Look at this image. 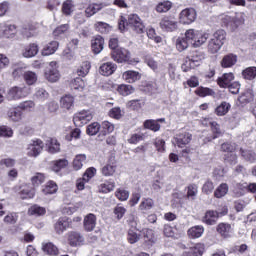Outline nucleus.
I'll use <instances>...</instances> for the list:
<instances>
[{"label":"nucleus","instance_id":"nucleus-1","mask_svg":"<svg viewBox=\"0 0 256 256\" xmlns=\"http://www.w3.org/2000/svg\"><path fill=\"white\" fill-rule=\"evenodd\" d=\"M118 29L120 31H126V29H132L135 33H143L145 31V24L141 21V18L137 14H130L128 19L121 16L118 21Z\"/></svg>","mask_w":256,"mask_h":256},{"label":"nucleus","instance_id":"nucleus-54","mask_svg":"<svg viewBox=\"0 0 256 256\" xmlns=\"http://www.w3.org/2000/svg\"><path fill=\"white\" fill-rule=\"evenodd\" d=\"M128 243L131 245L137 243L139 239H141V234L137 233V231L130 229L127 234Z\"/></svg>","mask_w":256,"mask_h":256},{"label":"nucleus","instance_id":"nucleus-64","mask_svg":"<svg viewBox=\"0 0 256 256\" xmlns=\"http://www.w3.org/2000/svg\"><path fill=\"white\" fill-rule=\"evenodd\" d=\"M29 215H45L47 211L44 207H41L39 205H34L28 210Z\"/></svg>","mask_w":256,"mask_h":256},{"label":"nucleus","instance_id":"nucleus-12","mask_svg":"<svg viewBox=\"0 0 256 256\" xmlns=\"http://www.w3.org/2000/svg\"><path fill=\"white\" fill-rule=\"evenodd\" d=\"M68 243L71 247H79L85 243V237L79 232L71 231L67 233Z\"/></svg>","mask_w":256,"mask_h":256},{"label":"nucleus","instance_id":"nucleus-27","mask_svg":"<svg viewBox=\"0 0 256 256\" xmlns=\"http://www.w3.org/2000/svg\"><path fill=\"white\" fill-rule=\"evenodd\" d=\"M143 235L145 245L148 247H153L157 241V238L155 237V231L152 229H145L143 230Z\"/></svg>","mask_w":256,"mask_h":256},{"label":"nucleus","instance_id":"nucleus-17","mask_svg":"<svg viewBox=\"0 0 256 256\" xmlns=\"http://www.w3.org/2000/svg\"><path fill=\"white\" fill-rule=\"evenodd\" d=\"M115 71H117V64L113 62L103 63L99 68L100 75H103L104 77H109V75H113Z\"/></svg>","mask_w":256,"mask_h":256},{"label":"nucleus","instance_id":"nucleus-23","mask_svg":"<svg viewBox=\"0 0 256 256\" xmlns=\"http://www.w3.org/2000/svg\"><path fill=\"white\" fill-rule=\"evenodd\" d=\"M42 251L45 255L57 256L59 255V248L53 242L42 243Z\"/></svg>","mask_w":256,"mask_h":256},{"label":"nucleus","instance_id":"nucleus-51","mask_svg":"<svg viewBox=\"0 0 256 256\" xmlns=\"http://www.w3.org/2000/svg\"><path fill=\"white\" fill-rule=\"evenodd\" d=\"M94 28L99 32V33H109L111 32V25L105 22H96L94 24Z\"/></svg>","mask_w":256,"mask_h":256},{"label":"nucleus","instance_id":"nucleus-10","mask_svg":"<svg viewBox=\"0 0 256 256\" xmlns=\"http://www.w3.org/2000/svg\"><path fill=\"white\" fill-rule=\"evenodd\" d=\"M223 21L227 26L230 25L234 27H239V25H243L245 23V13L243 12L236 13L234 18H232L231 16H225L223 18Z\"/></svg>","mask_w":256,"mask_h":256},{"label":"nucleus","instance_id":"nucleus-47","mask_svg":"<svg viewBox=\"0 0 256 256\" xmlns=\"http://www.w3.org/2000/svg\"><path fill=\"white\" fill-rule=\"evenodd\" d=\"M195 93L198 95V97H214L215 95V91H213V89L205 87L197 88Z\"/></svg>","mask_w":256,"mask_h":256},{"label":"nucleus","instance_id":"nucleus-21","mask_svg":"<svg viewBox=\"0 0 256 256\" xmlns=\"http://www.w3.org/2000/svg\"><path fill=\"white\" fill-rule=\"evenodd\" d=\"M46 147L48 153L55 155V153L61 152V143L56 138H50L46 141Z\"/></svg>","mask_w":256,"mask_h":256},{"label":"nucleus","instance_id":"nucleus-56","mask_svg":"<svg viewBox=\"0 0 256 256\" xmlns=\"http://www.w3.org/2000/svg\"><path fill=\"white\" fill-rule=\"evenodd\" d=\"M85 88V82L81 78H76L71 82L72 91H83Z\"/></svg>","mask_w":256,"mask_h":256},{"label":"nucleus","instance_id":"nucleus-33","mask_svg":"<svg viewBox=\"0 0 256 256\" xmlns=\"http://www.w3.org/2000/svg\"><path fill=\"white\" fill-rule=\"evenodd\" d=\"M116 91L119 95H122V97H127L135 92V88L129 84H120L117 86Z\"/></svg>","mask_w":256,"mask_h":256},{"label":"nucleus","instance_id":"nucleus-14","mask_svg":"<svg viewBox=\"0 0 256 256\" xmlns=\"http://www.w3.org/2000/svg\"><path fill=\"white\" fill-rule=\"evenodd\" d=\"M70 227H71V219L67 217L59 218L54 225V229L57 235H63V233H65L67 229H70Z\"/></svg>","mask_w":256,"mask_h":256},{"label":"nucleus","instance_id":"nucleus-63","mask_svg":"<svg viewBox=\"0 0 256 256\" xmlns=\"http://www.w3.org/2000/svg\"><path fill=\"white\" fill-rule=\"evenodd\" d=\"M187 198L190 199L191 201H195V198L197 197V185L195 184H190L187 188Z\"/></svg>","mask_w":256,"mask_h":256},{"label":"nucleus","instance_id":"nucleus-31","mask_svg":"<svg viewBox=\"0 0 256 256\" xmlns=\"http://www.w3.org/2000/svg\"><path fill=\"white\" fill-rule=\"evenodd\" d=\"M187 233L191 239H199V237H202L203 233H205V228L201 225H197L189 228Z\"/></svg>","mask_w":256,"mask_h":256},{"label":"nucleus","instance_id":"nucleus-6","mask_svg":"<svg viewBox=\"0 0 256 256\" xmlns=\"http://www.w3.org/2000/svg\"><path fill=\"white\" fill-rule=\"evenodd\" d=\"M111 57L116 63H129L131 52L125 48H118L111 52Z\"/></svg>","mask_w":256,"mask_h":256},{"label":"nucleus","instance_id":"nucleus-26","mask_svg":"<svg viewBox=\"0 0 256 256\" xmlns=\"http://www.w3.org/2000/svg\"><path fill=\"white\" fill-rule=\"evenodd\" d=\"M122 78L126 83H135L141 79V74L137 71L128 70L122 74Z\"/></svg>","mask_w":256,"mask_h":256},{"label":"nucleus","instance_id":"nucleus-36","mask_svg":"<svg viewBox=\"0 0 256 256\" xmlns=\"http://www.w3.org/2000/svg\"><path fill=\"white\" fill-rule=\"evenodd\" d=\"M229 193V185L227 183H221L214 191V197L216 199H222Z\"/></svg>","mask_w":256,"mask_h":256},{"label":"nucleus","instance_id":"nucleus-20","mask_svg":"<svg viewBox=\"0 0 256 256\" xmlns=\"http://www.w3.org/2000/svg\"><path fill=\"white\" fill-rule=\"evenodd\" d=\"M203 253H205V244L198 243L185 251L182 256H202Z\"/></svg>","mask_w":256,"mask_h":256},{"label":"nucleus","instance_id":"nucleus-37","mask_svg":"<svg viewBox=\"0 0 256 256\" xmlns=\"http://www.w3.org/2000/svg\"><path fill=\"white\" fill-rule=\"evenodd\" d=\"M101 9H103V4H97V3L90 4L85 9V15L88 18L93 17V15H95L96 13H99Z\"/></svg>","mask_w":256,"mask_h":256},{"label":"nucleus","instance_id":"nucleus-60","mask_svg":"<svg viewBox=\"0 0 256 256\" xmlns=\"http://www.w3.org/2000/svg\"><path fill=\"white\" fill-rule=\"evenodd\" d=\"M24 80L27 85H34V83H37V74H35V72L27 71L24 73Z\"/></svg>","mask_w":256,"mask_h":256},{"label":"nucleus","instance_id":"nucleus-40","mask_svg":"<svg viewBox=\"0 0 256 256\" xmlns=\"http://www.w3.org/2000/svg\"><path fill=\"white\" fill-rule=\"evenodd\" d=\"M231 109V104L228 102H222L218 107L215 109L216 115L218 117H224V115L229 113V110Z\"/></svg>","mask_w":256,"mask_h":256},{"label":"nucleus","instance_id":"nucleus-62","mask_svg":"<svg viewBox=\"0 0 256 256\" xmlns=\"http://www.w3.org/2000/svg\"><path fill=\"white\" fill-rule=\"evenodd\" d=\"M99 129H101V125L98 122H94L88 125L86 133L91 136L97 135L99 133Z\"/></svg>","mask_w":256,"mask_h":256},{"label":"nucleus","instance_id":"nucleus-19","mask_svg":"<svg viewBox=\"0 0 256 256\" xmlns=\"http://www.w3.org/2000/svg\"><path fill=\"white\" fill-rule=\"evenodd\" d=\"M217 233L221 235L224 239H227L233 235V228L231 227V224L229 223H220L218 224L217 228Z\"/></svg>","mask_w":256,"mask_h":256},{"label":"nucleus","instance_id":"nucleus-5","mask_svg":"<svg viewBox=\"0 0 256 256\" xmlns=\"http://www.w3.org/2000/svg\"><path fill=\"white\" fill-rule=\"evenodd\" d=\"M43 147H45V143L41 139L31 140L27 146L28 157H39L43 151Z\"/></svg>","mask_w":256,"mask_h":256},{"label":"nucleus","instance_id":"nucleus-45","mask_svg":"<svg viewBox=\"0 0 256 256\" xmlns=\"http://www.w3.org/2000/svg\"><path fill=\"white\" fill-rule=\"evenodd\" d=\"M152 207H155V201L151 198L142 199L139 205L140 211H151Z\"/></svg>","mask_w":256,"mask_h":256},{"label":"nucleus","instance_id":"nucleus-34","mask_svg":"<svg viewBox=\"0 0 256 256\" xmlns=\"http://www.w3.org/2000/svg\"><path fill=\"white\" fill-rule=\"evenodd\" d=\"M39 53V46L35 43H32L25 47L23 52V57H26L27 59L31 57H35Z\"/></svg>","mask_w":256,"mask_h":256},{"label":"nucleus","instance_id":"nucleus-30","mask_svg":"<svg viewBox=\"0 0 256 256\" xmlns=\"http://www.w3.org/2000/svg\"><path fill=\"white\" fill-rule=\"evenodd\" d=\"M57 49H59V42L52 41L48 43L46 46H44L41 53L43 57H49V55H53V53H55Z\"/></svg>","mask_w":256,"mask_h":256},{"label":"nucleus","instance_id":"nucleus-9","mask_svg":"<svg viewBox=\"0 0 256 256\" xmlns=\"http://www.w3.org/2000/svg\"><path fill=\"white\" fill-rule=\"evenodd\" d=\"M220 215H227V208H224L222 213L217 211L208 210L204 217L202 218L203 223L206 225H215L217 223V219H219Z\"/></svg>","mask_w":256,"mask_h":256},{"label":"nucleus","instance_id":"nucleus-11","mask_svg":"<svg viewBox=\"0 0 256 256\" xmlns=\"http://www.w3.org/2000/svg\"><path fill=\"white\" fill-rule=\"evenodd\" d=\"M45 78L50 83H57V81L61 78L59 70L57 69V62H50V68L45 72Z\"/></svg>","mask_w":256,"mask_h":256},{"label":"nucleus","instance_id":"nucleus-28","mask_svg":"<svg viewBox=\"0 0 256 256\" xmlns=\"http://www.w3.org/2000/svg\"><path fill=\"white\" fill-rule=\"evenodd\" d=\"M74 105H75V98L71 95H65L60 99L61 109H65L66 111H71Z\"/></svg>","mask_w":256,"mask_h":256},{"label":"nucleus","instance_id":"nucleus-3","mask_svg":"<svg viewBox=\"0 0 256 256\" xmlns=\"http://www.w3.org/2000/svg\"><path fill=\"white\" fill-rule=\"evenodd\" d=\"M29 93L30 91L27 87L14 86L8 89L6 99L8 101H19V99H24V97H27Z\"/></svg>","mask_w":256,"mask_h":256},{"label":"nucleus","instance_id":"nucleus-2","mask_svg":"<svg viewBox=\"0 0 256 256\" xmlns=\"http://www.w3.org/2000/svg\"><path fill=\"white\" fill-rule=\"evenodd\" d=\"M185 37L192 47H201V45L207 43L209 34L195 29H188L185 32Z\"/></svg>","mask_w":256,"mask_h":256},{"label":"nucleus","instance_id":"nucleus-55","mask_svg":"<svg viewBox=\"0 0 256 256\" xmlns=\"http://www.w3.org/2000/svg\"><path fill=\"white\" fill-rule=\"evenodd\" d=\"M242 77L248 81H252L256 77V67H248L242 72Z\"/></svg>","mask_w":256,"mask_h":256},{"label":"nucleus","instance_id":"nucleus-7","mask_svg":"<svg viewBox=\"0 0 256 256\" xmlns=\"http://www.w3.org/2000/svg\"><path fill=\"white\" fill-rule=\"evenodd\" d=\"M160 28L162 31H166L167 33H173V31H177L178 22L177 19L173 16H165L160 21Z\"/></svg>","mask_w":256,"mask_h":256},{"label":"nucleus","instance_id":"nucleus-61","mask_svg":"<svg viewBox=\"0 0 256 256\" xmlns=\"http://www.w3.org/2000/svg\"><path fill=\"white\" fill-rule=\"evenodd\" d=\"M18 109H20V111H31V109H35V102L33 100L21 102L18 105Z\"/></svg>","mask_w":256,"mask_h":256},{"label":"nucleus","instance_id":"nucleus-49","mask_svg":"<svg viewBox=\"0 0 256 256\" xmlns=\"http://www.w3.org/2000/svg\"><path fill=\"white\" fill-rule=\"evenodd\" d=\"M172 7H173V3H171V1H164V2H160L156 6V11L157 13H167V11H170Z\"/></svg>","mask_w":256,"mask_h":256},{"label":"nucleus","instance_id":"nucleus-13","mask_svg":"<svg viewBox=\"0 0 256 256\" xmlns=\"http://www.w3.org/2000/svg\"><path fill=\"white\" fill-rule=\"evenodd\" d=\"M115 171H117V164L115 162V157L112 156L108 160V163L101 168V173L104 177H113Z\"/></svg>","mask_w":256,"mask_h":256},{"label":"nucleus","instance_id":"nucleus-41","mask_svg":"<svg viewBox=\"0 0 256 256\" xmlns=\"http://www.w3.org/2000/svg\"><path fill=\"white\" fill-rule=\"evenodd\" d=\"M57 189H58L57 183L53 181H48L44 186V188L42 189V193L44 195H53L54 193H57Z\"/></svg>","mask_w":256,"mask_h":256},{"label":"nucleus","instance_id":"nucleus-57","mask_svg":"<svg viewBox=\"0 0 256 256\" xmlns=\"http://www.w3.org/2000/svg\"><path fill=\"white\" fill-rule=\"evenodd\" d=\"M145 129H150V131L157 132L159 129H161V125H159V122L157 120H146L144 122Z\"/></svg>","mask_w":256,"mask_h":256},{"label":"nucleus","instance_id":"nucleus-43","mask_svg":"<svg viewBox=\"0 0 256 256\" xmlns=\"http://www.w3.org/2000/svg\"><path fill=\"white\" fill-rule=\"evenodd\" d=\"M85 161H87V156L85 154L76 155L73 161V168L75 169V171H79V169L83 167Z\"/></svg>","mask_w":256,"mask_h":256},{"label":"nucleus","instance_id":"nucleus-32","mask_svg":"<svg viewBox=\"0 0 256 256\" xmlns=\"http://www.w3.org/2000/svg\"><path fill=\"white\" fill-rule=\"evenodd\" d=\"M105 45V40L101 36H97L94 40H92V51L96 55H99L100 52L103 51V46Z\"/></svg>","mask_w":256,"mask_h":256},{"label":"nucleus","instance_id":"nucleus-53","mask_svg":"<svg viewBox=\"0 0 256 256\" xmlns=\"http://www.w3.org/2000/svg\"><path fill=\"white\" fill-rule=\"evenodd\" d=\"M115 189V182H104L99 185L100 193H111Z\"/></svg>","mask_w":256,"mask_h":256},{"label":"nucleus","instance_id":"nucleus-15","mask_svg":"<svg viewBox=\"0 0 256 256\" xmlns=\"http://www.w3.org/2000/svg\"><path fill=\"white\" fill-rule=\"evenodd\" d=\"M15 33H17V27L15 25L5 22L0 24V37L10 39V37H15Z\"/></svg>","mask_w":256,"mask_h":256},{"label":"nucleus","instance_id":"nucleus-50","mask_svg":"<svg viewBox=\"0 0 256 256\" xmlns=\"http://www.w3.org/2000/svg\"><path fill=\"white\" fill-rule=\"evenodd\" d=\"M240 153L242 157L249 161L250 163H255L256 161V153L251 150H243V148L240 149Z\"/></svg>","mask_w":256,"mask_h":256},{"label":"nucleus","instance_id":"nucleus-35","mask_svg":"<svg viewBox=\"0 0 256 256\" xmlns=\"http://www.w3.org/2000/svg\"><path fill=\"white\" fill-rule=\"evenodd\" d=\"M73 11H75V3L73 0H66L62 4V13L63 15H66V17H69L73 15Z\"/></svg>","mask_w":256,"mask_h":256},{"label":"nucleus","instance_id":"nucleus-4","mask_svg":"<svg viewBox=\"0 0 256 256\" xmlns=\"http://www.w3.org/2000/svg\"><path fill=\"white\" fill-rule=\"evenodd\" d=\"M93 119V112L91 110H81L74 114L73 123L75 127H83Z\"/></svg>","mask_w":256,"mask_h":256},{"label":"nucleus","instance_id":"nucleus-29","mask_svg":"<svg viewBox=\"0 0 256 256\" xmlns=\"http://www.w3.org/2000/svg\"><path fill=\"white\" fill-rule=\"evenodd\" d=\"M7 117L9 121H12L13 123H19V121L23 119V112L19 108H12L8 110Z\"/></svg>","mask_w":256,"mask_h":256},{"label":"nucleus","instance_id":"nucleus-38","mask_svg":"<svg viewBox=\"0 0 256 256\" xmlns=\"http://www.w3.org/2000/svg\"><path fill=\"white\" fill-rule=\"evenodd\" d=\"M255 95L253 94L252 89H247L245 92L238 98L239 103L246 105V103H251Z\"/></svg>","mask_w":256,"mask_h":256},{"label":"nucleus","instance_id":"nucleus-42","mask_svg":"<svg viewBox=\"0 0 256 256\" xmlns=\"http://www.w3.org/2000/svg\"><path fill=\"white\" fill-rule=\"evenodd\" d=\"M189 45L191 44L187 41V36H185V34L184 36L178 37L176 40V49L180 52L185 51V49H187Z\"/></svg>","mask_w":256,"mask_h":256},{"label":"nucleus","instance_id":"nucleus-16","mask_svg":"<svg viewBox=\"0 0 256 256\" xmlns=\"http://www.w3.org/2000/svg\"><path fill=\"white\" fill-rule=\"evenodd\" d=\"M193 138V135L189 132H182L175 136V142L177 147L183 148L185 145H189L191 143V139Z\"/></svg>","mask_w":256,"mask_h":256},{"label":"nucleus","instance_id":"nucleus-52","mask_svg":"<svg viewBox=\"0 0 256 256\" xmlns=\"http://www.w3.org/2000/svg\"><path fill=\"white\" fill-rule=\"evenodd\" d=\"M222 47H223L222 44H220L219 42H216L213 39H210V41L208 43V51H209V53H212L213 55H215V53H219V51L221 50Z\"/></svg>","mask_w":256,"mask_h":256},{"label":"nucleus","instance_id":"nucleus-46","mask_svg":"<svg viewBox=\"0 0 256 256\" xmlns=\"http://www.w3.org/2000/svg\"><path fill=\"white\" fill-rule=\"evenodd\" d=\"M227 37V33L225 30H217L213 36L212 40L216 41V43H219L220 45H225V38Z\"/></svg>","mask_w":256,"mask_h":256},{"label":"nucleus","instance_id":"nucleus-8","mask_svg":"<svg viewBox=\"0 0 256 256\" xmlns=\"http://www.w3.org/2000/svg\"><path fill=\"white\" fill-rule=\"evenodd\" d=\"M179 19L183 25H191L197 19V11L194 8H186L181 11Z\"/></svg>","mask_w":256,"mask_h":256},{"label":"nucleus","instance_id":"nucleus-22","mask_svg":"<svg viewBox=\"0 0 256 256\" xmlns=\"http://www.w3.org/2000/svg\"><path fill=\"white\" fill-rule=\"evenodd\" d=\"M83 223L85 231H93L97 225V216H95L93 213H90L84 217Z\"/></svg>","mask_w":256,"mask_h":256},{"label":"nucleus","instance_id":"nucleus-59","mask_svg":"<svg viewBox=\"0 0 256 256\" xmlns=\"http://www.w3.org/2000/svg\"><path fill=\"white\" fill-rule=\"evenodd\" d=\"M113 213L118 221H121L123 217H125V213H127V208L121 206V204H118L114 210Z\"/></svg>","mask_w":256,"mask_h":256},{"label":"nucleus","instance_id":"nucleus-24","mask_svg":"<svg viewBox=\"0 0 256 256\" xmlns=\"http://www.w3.org/2000/svg\"><path fill=\"white\" fill-rule=\"evenodd\" d=\"M237 64V55L235 54H227L223 57L220 62L221 67L223 69H229Z\"/></svg>","mask_w":256,"mask_h":256},{"label":"nucleus","instance_id":"nucleus-58","mask_svg":"<svg viewBox=\"0 0 256 256\" xmlns=\"http://www.w3.org/2000/svg\"><path fill=\"white\" fill-rule=\"evenodd\" d=\"M210 125H211V131L213 133V136L210 139V141L213 139H217L221 137V135H223V131H221V126H219L217 122H211Z\"/></svg>","mask_w":256,"mask_h":256},{"label":"nucleus","instance_id":"nucleus-44","mask_svg":"<svg viewBox=\"0 0 256 256\" xmlns=\"http://www.w3.org/2000/svg\"><path fill=\"white\" fill-rule=\"evenodd\" d=\"M67 165H69V161H67V159H59L52 162V170L55 173H59V171H61V169H65Z\"/></svg>","mask_w":256,"mask_h":256},{"label":"nucleus","instance_id":"nucleus-39","mask_svg":"<svg viewBox=\"0 0 256 256\" xmlns=\"http://www.w3.org/2000/svg\"><path fill=\"white\" fill-rule=\"evenodd\" d=\"M45 179V174L37 172L34 174V176L31 177L32 187L35 189L40 185H43V183H45Z\"/></svg>","mask_w":256,"mask_h":256},{"label":"nucleus","instance_id":"nucleus-48","mask_svg":"<svg viewBox=\"0 0 256 256\" xmlns=\"http://www.w3.org/2000/svg\"><path fill=\"white\" fill-rule=\"evenodd\" d=\"M91 63L88 61L83 62L77 70L79 77H85L89 74Z\"/></svg>","mask_w":256,"mask_h":256},{"label":"nucleus","instance_id":"nucleus-25","mask_svg":"<svg viewBox=\"0 0 256 256\" xmlns=\"http://www.w3.org/2000/svg\"><path fill=\"white\" fill-rule=\"evenodd\" d=\"M19 195L21 199H33L35 197V188L25 184L21 187Z\"/></svg>","mask_w":256,"mask_h":256},{"label":"nucleus","instance_id":"nucleus-18","mask_svg":"<svg viewBox=\"0 0 256 256\" xmlns=\"http://www.w3.org/2000/svg\"><path fill=\"white\" fill-rule=\"evenodd\" d=\"M232 81H235V74L232 72L224 73L217 79V83L222 89H227Z\"/></svg>","mask_w":256,"mask_h":256}]
</instances>
